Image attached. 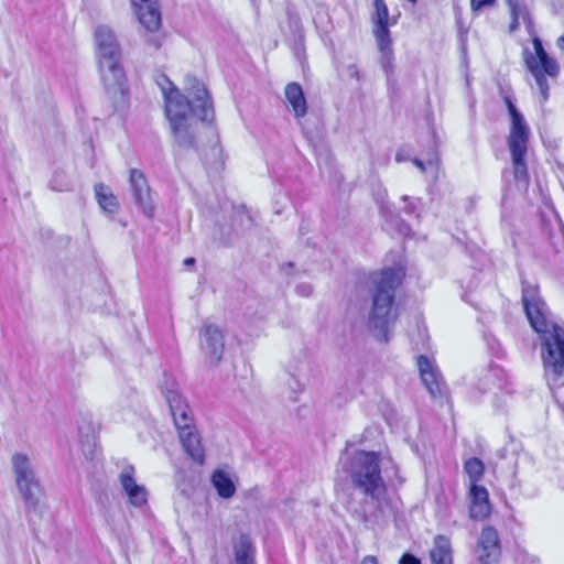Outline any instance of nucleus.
<instances>
[{
  "label": "nucleus",
  "instance_id": "nucleus-1",
  "mask_svg": "<svg viewBox=\"0 0 564 564\" xmlns=\"http://www.w3.org/2000/svg\"><path fill=\"white\" fill-rule=\"evenodd\" d=\"M521 302L532 329L538 334L544 377L551 390L564 387V324L557 323L540 294L536 282L520 272Z\"/></svg>",
  "mask_w": 564,
  "mask_h": 564
},
{
  "label": "nucleus",
  "instance_id": "nucleus-2",
  "mask_svg": "<svg viewBox=\"0 0 564 564\" xmlns=\"http://www.w3.org/2000/svg\"><path fill=\"white\" fill-rule=\"evenodd\" d=\"M371 310L368 315V328L373 337L381 341L390 340V328L398 318L395 292L402 282V276L393 267L383 268L370 274Z\"/></svg>",
  "mask_w": 564,
  "mask_h": 564
},
{
  "label": "nucleus",
  "instance_id": "nucleus-3",
  "mask_svg": "<svg viewBox=\"0 0 564 564\" xmlns=\"http://www.w3.org/2000/svg\"><path fill=\"white\" fill-rule=\"evenodd\" d=\"M339 463L352 487L366 497L380 501L387 494L388 486L382 477L380 453L365 449L350 452L347 446L341 453Z\"/></svg>",
  "mask_w": 564,
  "mask_h": 564
},
{
  "label": "nucleus",
  "instance_id": "nucleus-4",
  "mask_svg": "<svg viewBox=\"0 0 564 564\" xmlns=\"http://www.w3.org/2000/svg\"><path fill=\"white\" fill-rule=\"evenodd\" d=\"M188 97L174 89L165 93V113L170 123L197 118L212 123L215 118L214 105L208 89L196 77L186 76Z\"/></svg>",
  "mask_w": 564,
  "mask_h": 564
},
{
  "label": "nucleus",
  "instance_id": "nucleus-5",
  "mask_svg": "<svg viewBox=\"0 0 564 564\" xmlns=\"http://www.w3.org/2000/svg\"><path fill=\"white\" fill-rule=\"evenodd\" d=\"M162 392L169 404L184 452L193 462L203 465L205 463V448L202 445V438L194 423L188 403L175 388V383H172L171 387L166 386L162 389Z\"/></svg>",
  "mask_w": 564,
  "mask_h": 564
},
{
  "label": "nucleus",
  "instance_id": "nucleus-6",
  "mask_svg": "<svg viewBox=\"0 0 564 564\" xmlns=\"http://www.w3.org/2000/svg\"><path fill=\"white\" fill-rule=\"evenodd\" d=\"M510 118V133L508 148L511 155L513 177L516 182L528 185L529 172L527 165L528 143L530 128L522 112L517 108L514 98L511 95H502Z\"/></svg>",
  "mask_w": 564,
  "mask_h": 564
},
{
  "label": "nucleus",
  "instance_id": "nucleus-7",
  "mask_svg": "<svg viewBox=\"0 0 564 564\" xmlns=\"http://www.w3.org/2000/svg\"><path fill=\"white\" fill-rule=\"evenodd\" d=\"M11 465L29 521L42 518L45 511L44 492L30 457L23 453H14Z\"/></svg>",
  "mask_w": 564,
  "mask_h": 564
},
{
  "label": "nucleus",
  "instance_id": "nucleus-8",
  "mask_svg": "<svg viewBox=\"0 0 564 564\" xmlns=\"http://www.w3.org/2000/svg\"><path fill=\"white\" fill-rule=\"evenodd\" d=\"M94 37L101 77L107 80H122L124 69L121 47L116 33L110 26L100 24L95 29Z\"/></svg>",
  "mask_w": 564,
  "mask_h": 564
},
{
  "label": "nucleus",
  "instance_id": "nucleus-9",
  "mask_svg": "<svg viewBox=\"0 0 564 564\" xmlns=\"http://www.w3.org/2000/svg\"><path fill=\"white\" fill-rule=\"evenodd\" d=\"M532 44L534 53L528 47H524L522 56L527 69L534 77L535 84L540 90L541 101L545 102L550 97V87L546 76L556 77L560 73V65L555 58L547 54L542 40L538 35L532 37Z\"/></svg>",
  "mask_w": 564,
  "mask_h": 564
},
{
  "label": "nucleus",
  "instance_id": "nucleus-10",
  "mask_svg": "<svg viewBox=\"0 0 564 564\" xmlns=\"http://www.w3.org/2000/svg\"><path fill=\"white\" fill-rule=\"evenodd\" d=\"M171 132L176 145L182 150L196 151L207 169L219 170L224 166L223 149L217 139L210 147L209 153H203L196 142V132L193 119L170 123Z\"/></svg>",
  "mask_w": 564,
  "mask_h": 564
},
{
  "label": "nucleus",
  "instance_id": "nucleus-11",
  "mask_svg": "<svg viewBox=\"0 0 564 564\" xmlns=\"http://www.w3.org/2000/svg\"><path fill=\"white\" fill-rule=\"evenodd\" d=\"M230 224H216L212 234V241L217 248H231L243 230L256 226L253 217L241 206L234 212Z\"/></svg>",
  "mask_w": 564,
  "mask_h": 564
},
{
  "label": "nucleus",
  "instance_id": "nucleus-12",
  "mask_svg": "<svg viewBox=\"0 0 564 564\" xmlns=\"http://www.w3.org/2000/svg\"><path fill=\"white\" fill-rule=\"evenodd\" d=\"M478 564H500L502 547L499 533L492 525H485L476 546Z\"/></svg>",
  "mask_w": 564,
  "mask_h": 564
},
{
  "label": "nucleus",
  "instance_id": "nucleus-13",
  "mask_svg": "<svg viewBox=\"0 0 564 564\" xmlns=\"http://www.w3.org/2000/svg\"><path fill=\"white\" fill-rule=\"evenodd\" d=\"M129 185L134 204L145 217L151 219L154 215V202L151 195L148 180L143 172L138 169H131L129 175Z\"/></svg>",
  "mask_w": 564,
  "mask_h": 564
},
{
  "label": "nucleus",
  "instance_id": "nucleus-14",
  "mask_svg": "<svg viewBox=\"0 0 564 564\" xmlns=\"http://www.w3.org/2000/svg\"><path fill=\"white\" fill-rule=\"evenodd\" d=\"M199 338L203 352L210 358L212 364L217 365L225 350L223 330L214 324H204L199 332Z\"/></svg>",
  "mask_w": 564,
  "mask_h": 564
},
{
  "label": "nucleus",
  "instance_id": "nucleus-15",
  "mask_svg": "<svg viewBox=\"0 0 564 564\" xmlns=\"http://www.w3.org/2000/svg\"><path fill=\"white\" fill-rule=\"evenodd\" d=\"M416 365L420 377L433 398H442L444 395V382L442 375L434 362L426 355L416 357Z\"/></svg>",
  "mask_w": 564,
  "mask_h": 564
},
{
  "label": "nucleus",
  "instance_id": "nucleus-16",
  "mask_svg": "<svg viewBox=\"0 0 564 564\" xmlns=\"http://www.w3.org/2000/svg\"><path fill=\"white\" fill-rule=\"evenodd\" d=\"M494 388L508 395H511L513 392L510 378L506 370L500 365L490 362L486 369V373L479 379L478 389L482 393H486Z\"/></svg>",
  "mask_w": 564,
  "mask_h": 564
},
{
  "label": "nucleus",
  "instance_id": "nucleus-17",
  "mask_svg": "<svg viewBox=\"0 0 564 564\" xmlns=\"http://www.w3.org/2000/svg\"><path fill=\"white\" fill-rule=\"evenodd\" d=\"M101 78L111 107L109 115L122 113L129 104V88L127 85L126 73L123 72L122 80H107L105 77Z\"/></svg>",
  "mask_w": 564,
  "mask_h": 564
},
{
  "label": "nucleus",
  "instance_id": "nucleus-18",
  "mask_svg": "<svg viewBox=\"0 0 564 564\" xmlns=\"http://www.w3.org/2000/svg\"><path fill=\"white\" fill-rule=\"evenodd\" d=\"M469 498V517L476 521H482L487 519L490 516L492 509L488 490L482 485H470Z\"/></svg>",
  "mask_w": 564,
  "mask_h": 564
},
{
  "label": "nucleus",
  "instance_id": "nucleus-19",
  "mask_svg": "<svg viewBox=\"0 0 564 564\" xmlns=\"http://www.w3.org/2000/svg\"><path fill=\"white\" fill-rule=\"evenodd\" d=\"M120 482L131 505L134 507H142L147 503V489L135 482L133 466L130 465L123 469L120 475Z\"/></svg>",
  "mask_w": 564,
  "mask_h": 564
},
{
  "label": "nucleus",
  "instance_id": "nucleus-20",
  "mask_svg": "<svg viewBox=\"0 0 564 564\" xmlns=\"http://www.w3.org/2000/svg\"><path fill=\"white\" fill-rule=\"evenodd\" d=\"M235 564H257L256 545L249 533L240 532L232 539Z\"/></svg>",
  "mask_w": 564,
  "mask_h": 564
},
{
  "label": "nucleus",
  "instance_id": "nucleus-21",
  "mask_svg": "<svg viewBox=\"0 0 564 564\" xmlns=\"http://www.w3.org/2000/svg\"><path fill=\"white\" fill-rule=\"evenodd\" d=\"M284 94L295 117H304L307 112V101L302 86L297 83H290L286 85Z\"/></svg>",
  "mask_w": 564,
  "mask_h": 564
},
{
  "label": "nucleus",
  "instance_id": "nucleus-22",
  "mask_svg": "<svg viewBox=\"0 0 564 564\" xmlns=\"http://www.w3.org/2000/svg\"><path fill=\"white\" fill-rule=\"evenodd\" d=\"M432 564H454L453 549L447 536L438 534L434 538V546L430 551Z\"/></svg>",
  "mask_w": 564,
  "mask_h": 564
},
{
  "label": "nucleus",
  "instance_id": "nucleus-23",
  "mask_svg": "<svg viewBox=\"0 0 564 564\" xmlns=\"http://www.w3.org/2000/svg\"><path fill=\"white\" fill-rule=\"evenodd\" d=\"M210 482L217 495L223 499H230L236 494V484L224 469H215L210 476Z\"/></svg>",
  "mask_w": 564,
  "mask_h": 564
},
{
  "label": "nucleus",
  "instance_id": "nucleus-24",
  "mask_svg": "<svg viewBox=\"0 0 564 564\" xmlns=\"http://www.w3.org/2000/svg\"><path fill=\"white\" fill-rule=\"evenodd\" d=\"M78 436L85 455L93 457L96 448V426L91 420L84 417L82 423H78Z\"/></svg>",
  "mask_w": 564,
  "mask_h": 564
},
{
  "label": "nucleus",
  "instance_id": "nucleus-25",
  "mask_svg": "<svg viewBox=\"0 0 564 564\" xmlns=\"http://www.w3.org/2000/svg\"><path fill=\"white\" fill-rule=\"evenodd\" d=\"M95 196L100 208L108 214H116L119 210L117 197L110 191L109 186L104 183L95 185Z\"/></svg>",
  "mask_w": 564,
  "mask_h": 564
},
{
  "label": "nucleus",
  "instance_id": "nucleus-26",
  "mask_svg": "<svg viewBox=\"0 0 564 564\" xmlns=\"http://www.w3.org/2000/svg\"><path fill=\"white\" fill-rule=\"evenodd\" d=\"M541 229L553 247H557L564 241V226L556 214H554L553 223L546 220L544 216L541 217Z\"/></svg>",
  "mask_w": 564,
  "mask_h": 564
},
{
  "label": "nucleus",
  "instance_id": "nucleus-27",
  "mask_svg": "<svg viewBox=\"0 0 564 564\" xmlns=\"http://www.w3.org/2000/svg\"><path fill=\"white\" fill-rule=\"evenodd\" d=\"M139 22L151 33L159 30L162 24V15L159 4L148 7L144 10H137Z\"/></svg>",
  "mask_w": 564,
  "mask_h": 564
},
{
  "label": "nucleus",
  "instance_id": "nucleus-28",
  "mask_svg": "<svg viewBox=\"0 0 564 564\" xmlns=\"http://www.w3.org/2000/svg\"><path fill=\"white\" fill-rule=\"evenodd\" d=\"M497 2L498 0H470V10L474 14H477L486 8L495 7ZM506 3L510 12L521 10L525 12L528 10L527 6L520 2V0H506Z\"/></svg>",
  "mask_w": 564,
  "mask_h": 564
},
{
  "label": "nucleus",
  "instance_id": "nucleus-29",
  "mask_svg": "<svg viewBox=\"0 0 564 564\" xmlns=\"http://www.w3.org/2000/svg\"><path fill=\"white\" fill-rule=\"evenodd\" d=\"M373 24V35L377 41L378 47H387L392 45L391 32H390V21L383 22H372Z\"/></svg>",
  "mask_w": 564,
  "mask_h": 564
},
{
  "label": "nucleus",
  "instance_id": "nucleus-30",
  "mask_svg": "<svg viewBox=\"0 0 564 564\" xmlns=\"http://www.w3.org/2000/svg\"><path fill=\"white\" fill-rule=\"evenodd\" d=\"M464 470L468 475L470 485L477 484L484 476L485 464L478 457H471L464 464Z\"/></svg>",
  "mask_w": 564,
  "mask_h": 564
},
{
  "label": "nucleus",
  "instance_id": "nucleus-31",
  "mask_svg": "<svg viewBox=\"0 0 564 564\" xmlns=\"http://www.w3.org/2000/svg\"><path fill=\"white\" fill-rule=\"evenodd\" d=\"M510 18H511V22L509 24L510 32H514L519 29V26H520L519 20H520V18H522V21L527 28V31L530 34L534 33V23L530 15L529 10H525V12H522V10L510 12Z\"/></svg>",
  "mask_w": 564,
  "mask_h": 564
},
{
  "label": "nucleus",
  "instance_id": "nucleus-32",
  "mask_svg": "<svg viewBox=\"0 0 564 564\" xmlns=\"http://www.w3.org/2000/svg\"><path fill=\"white\" fill-rule=\"evenodd\" d=\"M50 188L55 192L72 189V182L63 170H55L50 181Z\"/></svg>",
  "mask_w": 564,
  "mask_h": 564
},
{
  "label": "nucleus",
  "instance_id": "nucleus-33",
  "mask_svg": "<svg viewBox=\"0 0 564 564\" xmlns=\"http://www.w3.org/2000/svg\"><path fill=\"white\" fill-rule=\"evenodd\" d=\"M455 25L457 29V40L462 51L467 50V36L469 32V26L465 23L462 12L459 10L455 11Z\"/></svg>",
  "mask_w": 564,
  "mask_h": 564
},
{
  "label": "nucleus",
  "instance_id": "nucleus-34",
  "mask_svg": "<svg viewBox=\"0 0 564 564\" xmlns=\"http://www.w3.org/2000/svg\"><path fill=\"white\" fill-rule=\"evenodd\" d=\"M379 52H380V66L383 70L384 74H388V73H395V65H394V53H393V48H392V45L391 46H387L384 48H382L381 46L378 47Z\"/></svg>",
  "mask_w": 564,
  "mask_h": 564
},
{
  "label": "nucleus",
  "instance_id": "nucleus-35",
  "mask_svg": "<svg viewBox=\"0 0 564 564\" xmlns=\"http://www.w3.org/2000/svg\"><path fill=\"white\" fill-rule=\"evenodd\" d=\"M484 340L486 343L488 351L491 356L501 359L505 356V349L502 348L500 341L489 332L484 333Z\"/></svg>",
  "mask_w": 564,
  "mask_h": 564
},
{
  "label": "nucleus",
  "instance_id": "nucleus-36",
  "mask_svg": "<svg viewBox=\"0 0 564 564\" xmlns=\"http://www.w3.org/2000/svg\"><path fill=\"white\" fill-rule=\"evenodd\" d=\"M288 26L291 35L304 34V28L301 18L296 11L288 7L286 9Z\"/></svg>",
  "mask_w": 564,
  "mask_h": 564
},
{
  "label": "nucleus",
  "instance_id": "nucleus-37",
  "mask_svg": "<svg viewBox=\"0 0 564 564\" xmlns=\"http://www.w3.org/2000/svg\"><path fill=\"white\" fill-rule=\"evenodd\" d=\"M153 78L158 86L161 88L163 96L165 97V93L173 91L174 89H178L174 83L169 78V76L160 70L156 69L153 73Z\"/></svg>",
  "mask_w": 564,
  "mask_h": 564
},
{
  "label": "nucleus",
  "instance_id": "nucleus-38",
  "mask_svg": "<svg viewBox=\"0 0 564 564\" xmlns=\"http://www.w3.org/2000/svg\"><path fill=\"white\" fill-rule=\"evenodd\" d=\"M413 349L416 351H425L430 348V336L426 327H419L416 338H412Z\"/></svg>",
  "mask_w": 564,
  "mask_h": 564
},
{
  "label": "nucleus",
  "instance_id": "nucleus-39",
  "mask_svg": "<svg viewBox=\"0 0 564 564\" xmlns=\"http://www.w3.org/2000/svg\"><path fill=\"white\" fill-rule=\"evenodd\" d=\"M375 11L371 15L372 22L390 21L389 9L384 0H373Z\"/></svg>",
  "mask_w": 564,
  "mask_h": 564
},
{
  "label": "nucleus",
  "instance_id": "nucleus-40",
  "mask_svg": "<svg viewBox=\"0 0 564 564\" xmlns=\"http://www.w3.org/2000/svg\"><path fill=\"white\" fill-rule=\"evenodd\" d=\"M291 47H292L294 55L299 59H301L302 56L305 55V35L304 34L292 35Z\"/></svg>",
  "mask_w": 564,
  "mask_h": 564
},
{
  "label": "nucleus",
  "instance_id": "nucleus-41",
  "mask_svg": "<svg viewBox=\"0 0 564 564\" xmlns=\"http://www.w3.org/2000/svg\"><path fill=\"white\" fill-rule=\"evenodd\" d=\"M390 221L400 235L408 236L410 234L411 228L409 224L400 215L391 214Z\"/></svg>",
  "mask_w": 564,
  "mask_h": 564
},
{
  "label": "nucleus",
  "instance_id": "nucleus-42",
  "mask_svg": "<svg viewBox=\"0 0 564 564\" xmlns=\"http://www.w3.org/2000/svg\"><path fill=\"white\" fill-rule=\"evenodd\" d=\"M413 163L421 170V171H425V164H429V165H435L437 163V154H436V151H432L431 153L427 154V159L424 161V160H421L419 158H414L413 159Z\"/></svg>",
  "mask_w": 564,
  "mask_h": 564
},
{
  "label": "nucleus",
  "instance_id": "nucleus-43",
  "mask_svg": "<svg viewBox=\"0 0 564 564\" xmlns=\"http://www.w3.org/2000/svg\"><path fill=\"white\" fill-rule=\"evenodd\" d=\"M344 74L351 79L360 82L361 73L356 64H348L343 68Z\"/></svg>",
  "mask_w": 564,
  "mask_h": 564
},
{
  "label": "nucleus",
  "instance_id": "nucleus-44",
  "mask_svg": "<svg viewBox=\"0 0 564 564\" xmlns=\"http://www.w3.org/2000/svg\"><path fill=\"white\" fill-rule=\"evenodd\" d=\"M398 564H423L422 560L411 552H404L399 558Z\"/></svg>",
  "mask_w": 564,
  "mask_h": 564
},
{
  "label": "nucleus",
  "instance_id": "nucleus-45",
  "mask_svg": "<svg viewBox=\"0 0 564 564\" xmlns=\"http://www.w3.org/2000/svg\"><path fill=\"white\" fill-rule=\"evenodd\" d=\"M295 292L301 296L308 297L313 293V286L311 283H300L295 286Z\"/></svg>",
  "mask_w": 564,
  "mask_h": 564
},
{
  "label": "nucleus",
  "instance_id": "nucleus-46",
  "mask_svg": "<svg viewBox=\"0 0 564 564\" xmlns=\"http://www.w3.org/2000/svg\"><path fill=\"white\" fill-rule=\"evenodd\" d=\"M131 2H132V6L134 7L135 11L144 10L148 7L158 4L156 0H131Z\"/></svg>",
  "mask_w": 564,
  "mask_h": 564
},
{
  "label": "nucleus",
  "instance_id": "nucleus-47",
  "mask_svg": "<svg viewBox=\"0 0 564 564\" xmlns=\"http://www.w3.org/2000/svg\"><path fill=\"white\" fill-rule=\"evenodd\" d=\"M145 43L153 46L155 50H159L162 45V39L156 34H149L145 37Z\"/></svg>",
  "mask_w": 564,
  "mask_h": 564
},
{
  "label": "nucleus",
  "instance_id": "nucleus-48",
  "mask_svg": "<svg viewBox=\"0 0 564 564\" xmlns=\"http://www.w3.org/2000/svg\"><path fill=\"white\" fill-rule=\"evenodd\" d=\"M507 395L506 393L501 392V394H496L494 399V408L497 412H503L506 409V402L502 401V398Z\"/></svg>",
  "mask_w": 564,
  "mask_h": 564
},
{
  "label": "nucleus",
  "instance_id": "nucleus-49",
  "mask_svg": "<svg viewBox=\"0 0 564 564\" xmlns=\"http://www.w3.org/2000/svg\"><path fill=\"white\" fill-rule=\"evenodd\" d=\"M402 200H404V202H406V203H408V204H406V206H405V208H404V212H405L406 214L412 215V214H414V213L416 212V209H417V203H415L414 200H411V198H410L409 196H406V195H404V196L402 197Z\"/></svg>",
  "mask_w": 564,
  "mask_h": 564
},
{
  "label": "nucleus",
  "instance_id": "nucleus-50",
  "mask_svg": "<svg viewBox=\"0 0 564 564\" xmlns=\"http://www.w3.org/2000/svg\"><path fill=\"white\" fill-rule=\"evenodd\" d=\"M384 75H386V80H387L388 89L395 91L397 90V86H398V79L395 77V73H388V74H384Z\"/></svg>",
  "mask_w": 564,
  "mask_h": 564
},
{
  "label": "nucleus",
  "instance_id": "nucleus-51",
  "mask_svg": "<svg viewBox=\"0 0 564 564\" xmlns=\"http://www.w3.org/2000/svg\"><path fill=\"white\" fill-rule=\"evenodd\" d=\"M295 268V263L292 262V261H289V262H285L281 265V271L288 275V276H291L293 275V270Z\"/></svg>",
  "mask_w": 564,
  "mask_h": 564
},
{
  "label": "nucleus",
  "instance_id": "nucleus-52",
  "mask_svg": "<svg viewBox=\"0 0 564 564\" xmlns=\"http://www.w3.org/2000/svg\"><path fill=\"white\" fill-rule=\"evenodd\" d=\"M360 564H379L378 558L373 555H367L362 558Z\"/></svg>",
  "mask_w": 564,
  "mask_h": 564
},
{
  "label": "nucleus",
  "instance_id": "nucleus-53",
  "mask_svg": "<svg viewBox=\"0 0 564 564\" xmlns=\"http://www.w3.org/2000/svg\"><path fill=\"white\" fill-rule=\"evenodd\" d=\"M310 231L307 225L305 224V220H302L300 227H299V232L301 236H304L306 235L307 232Z\"/></svg>",
  "mask_w": 564,
  "mask_h": 564
},
{
  "label": "nucleus",
  "instance_id": "nucleus-54",
  "mask_svg": "<svg viewBox=\"0 0 564 564\" xmlns=\"http://www.w3.org/2000/svg\"><path fill=\"white\" fill-rule=\"evenodd\" d=\"M183 263L185 267H192L196 263V259L194 257H188L184 260Z\"/></svg>",
  "mask_w": 564,
  "mask_h": 564
},
{
  "label": "nucleus",
  "instance_id": "nucleus-55",
  "mask_svg": "<svg viewBox=\"0 0 564 564\" xmlns=\"http://www.w3.org/2000/svg\"><path fill=\"white\" fill-rule=\"evenodd\" d=\"M563 43H564V35L558 37L557 45L563 48Z\"/></svg>",
  "mask_w": 564,
  "mask_h": 564
},
{
  "label": "nucleus",
  "instance_id": "nucleus-56",
  "mask_svg": "<svg viewBox=\"0 0 564 564\" xmlns=\"http://www.w3.org/2000/svg\"><path fill=\"white\" fill-rule=\"evenodd\" d=\"M181 494H182V495H184L185 497H188V495H187L186 490H182V492H181Z\"/></svg>",
  "mask_w": 564,
  "mask_h": 564
},
{
  "label": "nucleus",
  "instance_id": "nucleus-57",
  "mask_svg": "<svg viewBox=\"0 0 564 564\" xmlns=\"http://www.w3.org/2000/svg\"><path fill=\"white\" fill-rule=\"evenodd\" d=\"M507 173H508L507 170H503L502 177H506Z\"/></svg>",
  "mask_w": 564,
  "mask_h": 564
}]
</instances>
